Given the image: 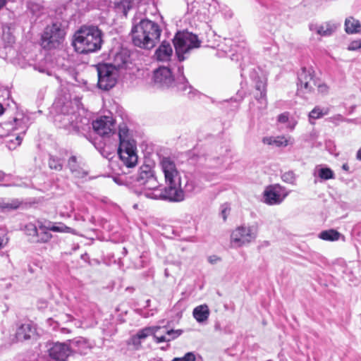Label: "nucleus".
Listing matches in <instances>:
<instances>
[{
  "label": "nucleus",
  "instance_id": "34",
  "mask_svg": "<svg viewBox=\"0 0 361 361\" xmlns=\"http://www.w3.org/2000/svg\"><path fill=\"white\" fill-rule=\"evenodd\" d=\"M48 164L51 169L56 171H61L62 169V161L58 157L50 156Z\"/></svg>",
  "mask_w": 361,
  "mask_h": 361
},
{
  "label": "nucleus",
  "instance_id": "23",
  "mask_svg": "<svg viewBox=\"0 0 361 361\" xmlns=\"http://www.w3.org/2000/svg\"><path fill=\"white\" fill-rule=\"evenodd\" d=\"M36 334V328L31 323H25L19 326L16 331V339L19 341L27 340Z\"/></svg>",
  "mask_w": 361,
  "mask_h": 361
},
{
  "label": "nucleus",
  "instance_id": "30",
  "mask_svg": "<svg viewBox=\"0 0 361 361\" xmlns=\"http://www.w3.org/2000/svg\"><path fill=\"white\" fill-rule=\"evenodd\" d=\"M341 236V234L334 229L323 231L319 234V238L326 241L338 240Z\"/></svg>",
  "mask_w": 361,
  "mask_h": 361
},
{
  "label": "nucleus",
  "instance_id": "54",
  "mask_svg": "<svg viewBox=\"0 0 361 361\" xmlns=\"http://www.w3.org/2000/svg\"><path fill=\"white\" fill-rule=\"evenodd\" d=\"M6 177V173L1 171H0V180H4Z\"/></svg>",
  "mask_w": 361,
  "mask_h": 361
},
{
  "label": "nucleus",
  "instance_id": "37",
  "mask_svg": "<svg viewBox=\"0 0 361 361\" xmlns=\"http://www.w3.org/2000/svg\"><path fill=\"white\" fill-rule=\"evenodd\" d=\"M185 193L193 194L200 191L193 180H188L185 185Z\"/></svg>",
  "mask_w": 361,
  "mask_h": 361
},
{
  "label": "nucleus",
  "instance_id": "26",
  "mask_svg": "<svg viewBox=\"0 0 361 361\" xmlns=\"http://www.w3.org/2000/svg\"><path fill=\"white\" fill-rule=\"evenodd\" d=\"M345 30L348 34L359 33L361 32V24L353 17H348L345 20Z\"/></svg>",
  "mask_w": 361,
  "mask_h": 361
},
{
  "label": "nucleus",
  "instance_id": "49",
  "mask_svg": "<svg viewBox=\"0 0 361 361\" xmlns=\"http://www.w3.org/2000/svg\"><path fill=\"white\" fill-rule=\"evenodd\" d=\"M317 86L318 87L319 91L322 93L327 91V86L324 84L319 85L317 83Z\"/></svg>",
  "mask_w": 361,
  "mask_h": 361
},
{
  "label": "nucleus",
  "instance_id": "55",
  "mask_svg": "<svg viewBox=\"0 0 361 361\" xmlns=\"http://www.w3.org/2000/svg\"><path fill=\"white\" fill-rule=\"evenodd\" d=\"M356 157L361 161V148L357 152Z\"/></svg>",
  "mask_w": 361,
  "mask_h": 361
},
{
  "label": "nucleus",
  "instance_id": "31",
  "mask_svg": "<svg viewBox=\"0 0 361 361\" xmlns=\"http://www.w3.org/2000/svg\"><path fill=\"white\" fill-rule=\"evenodd\" d=\"M47 228L53 232L75 233L74 229L66 226L61 222L56 223L53 225L51 222H49Z\"/></svg>",
  "mask_w": 361,
  "mask_h": 361
},
{
  "label": "nucleus",
  "instance_id": "14",
  "mask_svg": "<svg viewBox=\"0 0 361 361\" xmlns=\"http://www.w3.org/2000/svg\"><path fill=\"white\" fill-rule=\"evenodd\" d=\"M97 70L99 88L109 90L115 86L117 81V71L112 66L107 63L99 64Z\"/></svg>",
  "mask_w": 361,
  "mask_h": 361
},
{
  "label": "nucleus",
  "instance_id": "45",
  "mask_svg": "<svg viewBox=\"0 0 361 361\" xmlns=\"http://www.w3.org/2000/svg\"><path fill=\"white\" fill-rule=\"evenodd\" d=\"M329 121L332 123H334L336 124H338L340 122H342L344 121V118L341 114H337L336 116H334L329 118Z\"/></svg>",
  "mask_w": 361,
  "mask_h": 361
},
{
  "label": "nucleus",
  "instance_id": "12",
  "mask_svg": "<svg viewBox=\"0 0 361 361\" xmlns=\"http://www.w3.org/2000/svg\"><path fill=\"white\" fill-rule=\"evenodd\" d=\"M258 230V226L255 224L238 226L232 232L231 242L238 247L247 245L255 240Z\"/></svg>",
  "mask_w": 361,
  "mask_h": 361
},
{
  "label": "nucleus",
  "instance_id": "21",
  "mask_svg": "<svg viewBox=\"0 0 361 361\" xmlns=\"http://www.w3.org/2000/svg\"><path fill=\"white\" fill-rule=\"evenodd\" d=\"M309 28L310 31L321 37H329L337 30L338 25L330 21L322 23H310Z\"/></svg>",
  "mask_w": 361,
  "mask_h": 361
},
{
  "label": "nucleus",
  "instance_id": "40",
  "mask_svg": "<svg viewBox=\"0 0 361 361\" xmlns=\"http://www.w3.org/2000/svg\"><path fill=\"white\" fill-rule=\"evenodd\" d=\"M269 21H270V17H265L264 20L259 23V26L261 28L264 29L265 30L271 32V30H272L271 25L270 23H267V22L269 23Z\"/></svg>",
  "mask_w": 361,
  "mask_h": 361
},
{
  "label": "nucleus",
  "instance_id": "19",
  "mask_svg": "<svg viewBox=\"0 0 361 361\" xmlns=\"http://www.w3.org/2000/svg\"><path fill=\"white\" fill-rule=\"evenodd\" d=\"M48 353L52 361H66L71 354L69 345L59 342L51 344Z\"/></svg>",
  "mask_w": 361,
  "mask_h": 361
},
{
  "label": "nucleus",
  "instance_id": "52",
  "mask_svg": "<svg viewBox=\"0 0 361 361\" xmlns=\"http://www.w3.org/2000/svg\"><path fill=\"white\" fill-rule=\"evenodd\" d=\"M61 331L63 334H69V333H71V331L68 328H65V327L61 328Z\"/></svg>",
  "mask_w": 361,
  "mask_h": 361
},
{
  "label": "nucleus",
  "instance_id": "35",
  "mask_svg": "<svg viewBox=\"0 0 361 361\" xmlns=\"http://www.w3.org/2000/svg\"><path fill=\"white\" fill-rule=\"evenodd\" d=\"M293 144L290 137H286L285 136L274 137V145L276 147H286L288 145Z\"/></svg>",
  "mask_w": 361,
  "mask_h": 361
},
{
  "label": "nucleus",
  "instance_id": "3",
  "mask_svg": "<svg viewBox=\"0 0 361 361\" xmlns=\"http://www.w3.org/2000/svg\"><path fill=\"white\" fill-rule=\"evenodd\" d=\"M54 108L56 111L54 116V122L58 128H63L70 133L82 135L90 129V120L80 116L71 102H68L61 106L59 103H55Z\"/></svg>",
  "mask_w": 361,
  "mask_h": 361
},
{
  "label": "nucleus",
  "instance_id": "43",
  "mask_svg": "<svg viewBox=\"0 0 361 361\" xmlns=\"http://www.w3.org/2000/svg\"><path fill=\"white\" fill-rule=\"evenodd\" d=\"M282 180L286 183H293L295 180L294 173L291 171L285 173L282 175Z\"/></svg>",
  "mask_w": 361,
  "mask_h": 361
},
{
  "label": "nucleus",
  "instance_id": "13",
  "mask_svg": "<svg viewBox=\"0 0 361 361\" xmlns=\"http://www.w3.org/2000/svg\"><path fill=\"white\" fill-rule=\"evenodd\" d=\"M65 31L61 23L56 21L47 25L42 35V45L45 49L56 48L63 40Z\"/></svg>",
  "mask_w": 361,
  "mask_h": 361
},
{
  "label": "nucleus",
  "instance_id": "10",
  "mask_svg": "<svg viewBox=\"0 0 361 361\" xmlns=\"http://www.w3.org/2000/svg\"><path fill=\"white\" fill-rule=\"evenodd\" d=\"M182 333L181 330H167L165 327L148 326L137 331L135 336H133L131 340L135 345L140 344V341L145 339L150 335H152L157 343L169 342L178 337Z\"/></svg>",
  "mask_w": 361,
  "mask_h": 361
},
{
  "label": "nucleus",
  "instance_id": "17",
  "mask_svg": "<svg viewBox=\"0 0 361 361\" xmlns=\"http://www.w3.org/2000/svg\"><path fill=\"white\" fill-rule=\"evenodd\" d=\"M92 126L94 131L101 137H109L115 130V121L111 116H104L94 121Z\"/></svg>",
  "mask_w": 361,
  "mask_h": 361
},
{
  "label": "nucleus",
  "instance_id": "1",
  "mask_svg": "<svg viewBox=\"0 0 361 361\" xmlns=\"http://www.w3.org/2000/svg\"><path fill=\"white\" fill-rule=\"evenodd\" d=\"M167 185L164 188L159 185L154 192L147 193V198L180 202L185 200V192L180 187V176L176 165L171 158L164 157L160 161Z\"/></svg>",
  "mask_w": 361,
  "mask_h": 361
},
{
  "label": "nucleus",
  "instance_id": "33",
  "mask_svg": "<svg viewBox=\"0 0 361 361\" xmlns=\"http://www.w3.org/2000/svg\"><path fill=\"white\" fill-rule=\"evenodd\" d=\"M19 205L20 202L18 200L8 201L4 198H0V209L2 211L16 209Z\"/></svg>",
  "mask_w": 361,
  "mask_h": 361
},
{
  "label": "nucleus",
  "instance_id": "24",
  "mask_svg": "<svg viewBox=\"0 0 361 361\" xmlns=\"http://www.w3.org/2000/svg\"><path fill=\"white\" fill-rule=\"evenodd\" d=\"M192 315L196 321L202 323L207 321L209 316V310L207 305H201L196 307L192 312Z\"/></svg>",
  "mask_w": 361,
  "mask_h": 361
},
{
  "label": "nucleus",
  "instance_id": "2",
  "mask_svg": "<svg viewBox=\"0 0 361 361\" xmlns=\"http://www.w3.org/2000/svg\"><path fill=\"white\" fill-rule=\"evenodd\" d=\"M231 39H226V44H229L231 49L228 50L230 53L229 57L232 61H242L240 63L241 68V77L247 78V75L250 79L255 82L256 90L259 92L255 97L260 102V104L266 106V80L264 78H260L255 68L252 65L251 66H246L245 62L249 61V50L245 46V42L240 44L233 45Z\"/></svg>",
  "mask_w": 361,
  "mask_h": 361
},
{
  "label": "nucleus",
  "instance_id": "50",
  "mask_svg": "<svg viewBox=\"0 0 361 361\" xmlns=\"http://www.w3.org/2000/svg\"><path fill=\"white\" fill-rule=\"evenodd\" d=\"M7 243V239L4 236H0V249L3 248Z\"/></svg>",
  "mask_w": 361,
  "mask_h": 361
},
{
  "label": "nucleus",
  "instance_id": "11",
  "mask_svg": "<svg viewBox=\"0 0 361 361\" xmlns=\"http://www.w3.org/2000/svg\"><path fill=\"white\" fill-rule=\"evenodd\" d=\"M135 184L140 188L137 192L139 195L147 197V193L154 192L159 186V182L154 176V172L149 165H142L139 170L135 179Z\"/></svg>",
  "mask_w": 361,
  "mask_h": 361
},
{
  "label": "nucleus",
  "instance_id": "9",
  "mask_svg": "<svg viewBox=\"0 0 361 361\" xmlns=\"http://www.w3.org/2000/svg\"><path fill=\"white\" fill-rule=\"evenodd\" d=\"M128 130L124 127H120L118 130L119 146L118 153L121 161L127 168H133L137 163L136 147L133 140L128 138Z\"/></svg>",
  "mask_w": 361,
  "mask_h": 361
},
{
  "label": "nucleus",
  "instance_id": "51",
  "mask_svg": "<svg viewBox=\"0 0 361 361\" xmlns=\"http://www.w3.org/2000/svg\"><path fill=\"white\" fill-rule=\"evenodd\" d=\"M231 102L233 104L231 109L233 110V109H237L238 106V102L235 99H231Z\"/></svg>",
  "mask_w": 361,
  "mask_h": 361
},
{
  "label": "nucleus",
  "instance_id": "22",
  "mask_svg": "<svg viewBox=\"0 0 361 361\" xmlns=\"http://www.w3.org/2000/svg\"><path fill=\"white\" fill-rule=\"evenodd\" d=\"M173 55V48L170 42L163 41L154 53V58L161 62L169 61Z\"/></svg>",
  "mask_w": 361,
  "mask_h": 361
},
{
  "label": "nucleus",
  "instance_id": "53",
  "mask_svg": "<svg viewBox=\"0 0 361 361\" xmlns=\"http://www.w3.org/2000/svg\"><path fill=\"white\" fill-rule=\"evenodd\" d=\"M6 0H0V10L6 5Z\"/></svg>",
  "mask_w": 361,
  "mask_h": 361
},
{
  "label": "nucleus",
  "instance_id": "27",
  "mask_svg": "<svg viewBox=\"0 0 361 361\" xmlns=\"http://www.w3.org/2000/svg\"><path fill=\"white\" fill-rule=\"evenodd\" d=\"M114 4L117 12L122 13L125 16L133 6L131 0H115Z\"/></svg>",
  "mask_w": 361,
  "mask_h": 361
},
{
  "label": "nucleus",
  "instance_id": "18",
  "mask_svg": "<svg viewBox=\"0 0 361 361\" xmlns=\"http://www.w3.org/2000/svg\"><path fill=\"white\" fill-rule=\"evenodd\" d=\"M209 0H187V13L204 20L209 14Z\"/></svg>",
  "mask_w": 361,
  "mask_h": 361
},
{
  "label": "nucleus",
  "instance_id": "46",
  "mask_svg": "<svg viewBox=\"0 0 361 361\" xmlns=\"http://www.w3.org/2000/svg\"><path fill=\"white\" fill-rule=\"evenodd\" d=\"M73 320V317L68 314H63L60 316L59 322H69Z\"/></svg>",
  "mask_w": 361,
  "mask_h": 361
},
{
  "label": "nucleus",
  "instance_id": "4",
  "mask_svg": "<svg viewBox=\"0 0 361 361\" xmlns=\"http://www.w3.org/2000/svg\"><path fill=\"white\" fill-rule=\"evenodd\" d=\"M176 68L178 74L176 79L174 78L173 74L174 67L171 65L160 66L154 70L153 73L154 86L163 90L173 89L190 97L193 95V88L189 85L183 75V66L180 63Z\"/></svg>",
  "mask_w": 361,
  "mask_h": 361
},
{
  "label": "nucleus",
  "instance_id": "20",
  "mask_svg": "<svg viewBox=\"0 0 361 361\" xmlns=\"http://www.w3.org/2000/svg\"><path fill=\"white\" fill-rule=\"evenodd\" d=\"M68 342L71 353L87 355L93 348V344L88 339L82 336L75 337L68 340Z\"/></svg>",
  "mask_w": 361,
  "mask_h": 361
},
{
  "label": "nucleus",
  "instance_id": "28",
  "mask_svg": "<svg viewBox=\"0 0 361 361\" xmlns=\"http://www.w3.org/2000/svg\"><path fill=\"white\" fill-rule=\"evenodd\" d=\"M128 56L124 53H118L114 56V63L110 66H112L115 71L126 67V63L128 61Z\"/></svg>",
  "mask_w": 361,
  "mask_h": 361
},
{
  "label": "nucleus",
  "instance_id": "42",
  "mask_svg": "<svg viewBox=\"0 0 361 361\" xmlns=\"http://www.w3.org/2000/svg\"><path fill=\"white\" fill-rule=\"evenodd\" d=\"M229 212H230V207L228 204H224L221 205L220 215L224 221L226 220Z\"/></svg>",
  "mask_w": 361,
  "mask_h": 361
},
{
  "label": "nucleus",
  "instance_id": "32",
  "mask_svg": "<svg viewBox=\"0 0 361 361\" xmlns=\"http://www.w3.org/2000/svg\"><path fill=\"white\" fill-rule=\"evenodd\" d=\"M71 3L68 2L61 6L59 7L56 10L58 15H60L61 18L63 21H68V18L73 16V11L71 10Z\"/></svg>",
  "mask_w": 361,
  "mask_h": 361
},
{
  "label": "nucleus",
  "instance_id": "39",
  "mask_svg": "<svg viewBox=\"0 0 361 361\" xmlns=\"http://www.w3.org/2000/svg\"><path fill=\"white\" fill-rule=\"evenodd\" d=\"M68 166L72 172H75L78 169L77 158L75 156H71L68 161Z\"/></svg>",
  "mask_w": 361,
  "mask_h": 361
},
{
  "label": "nucleus",
  "instance_id": "36",
  "mask_svg": "<svg viewBox=\"0 0 361 361\" xmlns=\"http://www.w3.org/2000/svg\"><path fill=\"white\" fill-rule=\"evenodd\" d=\"M319 178L323 180H329L334 178V172L329 168H322L318 171Z\"/></svg>",
  "mask_w": 361,
  "mask_h": 361
},
{
  "label": "nucleus",
  "instance_id": "16",
  "mask_svg": "<svg viewBox=\"0 0 361 361\" xmlns=\"http://www.w3.org/2000/svg\"><path fill=\"white\" fill-rule=\"evenodd\" d=\"M288 191L279 185H270L264 191V202L269 205L281 204L288 195Z\"/></svg>",
  "mask_w": 361,
  "mask_h": 361
},
{
  "label": "nucleus",
  "instance_id": "58",
  "mask_svg": "<svg viewBox=\"0 0 361 361\" xmlns=\"http://www.w3.org/2000/svg\"><path fill=\"white\" fill-rule=\"evenodd\" d=\"M39 71L41 72V73H45L46 72L45 69H44V68H42V69L39 68Z\"/></svg>",
  "mask_w": 361,
  "mask_h": 361
},
{
  "label": "nucleus",
  "instance_id": "6",
  "mask_svg": "<svg viewBox=\"0 0 361 361\" xmlns=\"http://www.w3.org/2000/svg\"><path fill=\"white\" fill-rule=\"evenodd\" d=\"M102 43V32L97 27L83 26L74 35L73 46L76 52L87 54L99 51Z\"/></svg>",
  "mask_w": 361,
  "mask_h": 361
},
{
  "label": "nucleus",
  "instance_id": "60",
  "mask_svg": "<svg viewBox=\"0 0 361 361\" xmlns=\"http://www.w3.org/2000/svg\"><path fill=\"white\" fill-rule=\"evenodd\" d=\"M209 262H210L211 263H213V262H214V259H212V257H209Z\"/></svg>",
  "mask_w": 361,
  "mask_h": 361
},
{
  "label": "nucleus",
  "instance_id": "25",
  "mask_svg": "<svg viewBox=\"0 0 361 361\" xmlns=\"http://www.w3.org/2000/svg\"><path fill=\"white\" fill-rule=\"evenodd\" d=\"M329 113V107L316 106L308 115L309 122L314 125L317 119H319Z\"/></svg>",
  "mask_w": 361,
  "mask_h": 361
},
{
  "label": "nucleus",
  "instance_id": "41",
  "mask_svg": "<svg viewBox=\"0 0 361 361\" xmlns=\"http://www.w3.org/2000/svg\"><path fill=\"white\" fill-rule=\"evenodd\" d=\"M361 49V39L352 41L348 45V49L356 51Z\"/></svg>",
  "mask_w": 361,
  "mask_h": 361
},
{
  "label": "nucleus",
  "instance_id": "57",
  "mask_svg": "<svg viewBox=\"0 0 361 361\" xmlns=\"http://www.w3.org/2000/svg\"><path fill=\"white\" fill-rule=\"evenodd\" d=\"M171 361H183L182 357H174Z\"/></svg>",
  "mask_w": 361,
  "mask_h": 361
},
{
  "label": "nucleus",
  "instance_id": "15",
  "mask_svg": "<svg viewBox=\"0 0 361 361\" xmlns=\"http://www.w3.org/2000/svg\"><path fill=\"white\" fill-rule=\"evenodd\" d=\"M298 91L308 93L314 90L317 86V80L312 68L303 67L298 73Z\"/></svg>",
  "mask_w": 361,
  "mask_h": 361
},
{
  "label": "nucleus",
  "instance_id": "48",
  "mask_svg": "<svg viewBox=\"0 0 361 361\" xmlns=\"http://www.w3.org/2000/svg\"><path fill=\"white\" fill-rule=\"evenodd\" d=\"M263 143L267 145H274V137H265L262 140Z\"/></svg>",
  "mask_w": 361,
  "mask_h": 361
},
{
  "label": "nucleus",
  "instance_id": "7",
  "mask_svg": "<svg viewBox=\"0 0 361 361\" xmlns=\"http://www.w3.org/2000/svg\"><path fill=\"white\" fill-rule=\"evenodd\" d=\"M27 128L28 118L19 114L13 121L0 124V136L8 137L6 146L10 150H13L21 144Z\"/></svg>",
  "mask_w": 361,
  "mask_h": 361
},
{
  "label": "nucleus",
  "instance_id": "8",
  "mask_svg": "<svg viewBox=\"0 0 361 361\" xmlns=\"http://www.w3.org/2000/svg\"><path fill=\"white\" fill-rule=\"evenodd\" d=\"M173 43L178 60L180 63L189 57L193 49L200 47L201 41L197 35L183 30L176 34Z\"/></svg>",
  "mask_w": 361,
  "mask_h": 361
},
{
  "label": "nucleus",
  "instance_id": "44",
  "mask_svg": "<svg viewBox=\"0 0 361 361\" xmlns=\"http://www.w3.org/2000/svg\"><path fill=\"white\" fill-rule=\"evenodd\" d=\"M183 361H195L196 356L194 353L188 352L183 357Z\"/></svg>",
  "mask_w": 361,
  "mask_h": 361
},
{
  "label": "nucleus",
  "instance_id": "5",
  "mask_svg": "<svg viewBox=\"0 0 361 361\" xmlns=\"http://www.w3.org/2000/svg\"><path fill=\"white\" fill-rule=\"evenodd\" d=\"M161 29L159 25L147 18L133 23L131 30L132 41L135 46L142 49H151L159 41Z\"/></svg>",
  "mask_w": 361,
  "mask_h": 361
},
{
  "label": "nucleus",
  "instance_id": "59",
  "mask_svg": "<svg viewBox=\"0 0 361 361\" xmlns=\"http://www.w3.org/2000/svg\"><path fill=\"white\" fill-rule=\"evenodd\" d=\"M343 169H345V170H347V169H348L347 164H343Z\"/></svg>",
  "mask_w": 361,
  "mask_h": 361
},
{
  "label": "nucleus",
  "instance_id": "47",
  "mask_svg": "<svg viewBox=\"0 0 361 361\" xmlns=\"http://www.w3.org/2000/svg\"><path fill=\"white\" fill-rule=\"evenodd\" d=\"M288 114L286 113L281 114L278 116V121L281 123H286L288 121Z\"/></svg>",
  "mask_w": 361,
  "mask_h": 361
},
{
  "label": "nucleus",
  "instance_id": "38",
  "mask_svg": "<svg viewBox=\"0 0 361 361\" xmlns=\"http://www.w3.org/2000/svg\"><path fill=\"white\" fill-rule=\"evenodd\" d=\"M26 230L29 235L36 237L38 235L39 228L34 224H28L26 226Z\"/></svg>",
  "mask_w": 361,
  "mask_h": 361
},
{
  "label": "nucleus",
  "instance_id": "29",
  "mask_svg": "<svg viewBox=\"0 0 361 361\" xmlns=\"http://www.w3.org/2000/svg\"><path fill=\"white\" fill-rule=\"evenodd\" d=\"M47 227L48 225H43L42 224L39 225L38 235L35 241L37 243H47L52 238L51 234L49 232L50 231Z\"/></svg>",
  "mask_w": 361,
  "mask_h": 361
},
{
  "label": "nucleus",
  "instance_id": "56",
  "mask_svg": "<svg viewBox=\"0 0 361 361\" xmlns=\"http://www.w3.org/2000/svg\"><path fill=\"white\" fill-rule=\"evenodd\" d=\"M4 112V108L3 105L0 103V116L3 114Z\"/></svg>",
  "mask_w": 361,
  "mask_h": 361
}]
</instances>
